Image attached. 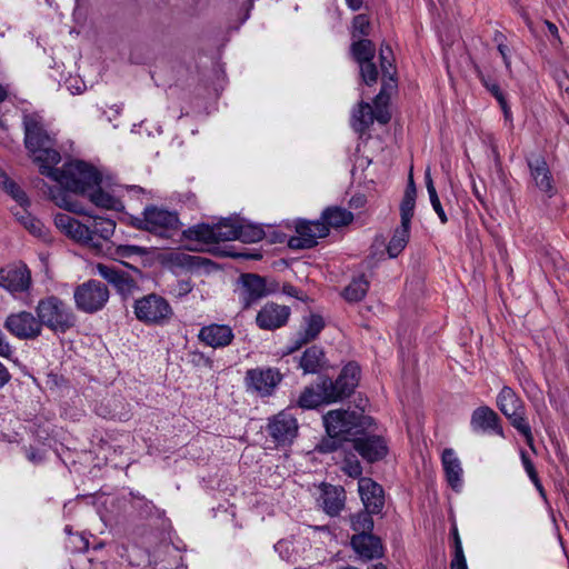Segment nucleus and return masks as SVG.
I'll use <instances>...</instances> for the list:
<instances>
[{
	"mask_svg": "<svg viewBox=\"0 0 569 569\" xmlns=\"http://www.w3.org/2000/svg\"><path fill=\"white\" fill-rule=\"evenodd\" d=\"M89 223H81L68 213L59 212L54 216L56 227L70 239L83 246L100 250L103 241L109 240L116 230V222L104 217H93Z\"/></svg>",
	"mask_w": 569,
	"mask_h": 569,
	"instance_id": "3",
	"label": "nucleus"
},
{
	"mask_svg": "<svg viewBox=\"0 0 569 569\" xmlns=\"http://www.w3.org/2000/svg\"><path fill=\"white\" fill-rule=\"evenodd\" d=\"M358 492L363 505V509L381 515L385 508V489L371 478H360L358 480Z\"/></svg>",
	"mask_w": 569,
	"mask_h": 569,
	"instance_id": "20",
	"label": "nucleus"
},
{
	"mask_svg": "<svg viewBox=\"0 0 569 569\" xmlns=\"http://www.w3.org/2000/svg\"><path fill=\"white\" fill-rule=\"evenodd\" d=\"M446 480L452 490L459 491L462 487L463 470L459 458L451 448H446L441 456Z\"/></svg>",
	"mask_w": 569,
	"mask_h": 569,
	"instance_id": "25",
	"label": "nucleus"
},
{
	"mask_svg": "<svg viewBox=\"0 0 569 569\" xmlns=\"http://www.w3.org/2000/svg\"><path fill=\"white\" fill-rule=\"evenodd\" d=\"M417 190L412 177L406 187L403 198L400 203V217L402 224L411 226V219L415 213Z\"/></svg>",
	"mask_w": 569,
	"mask_h": 569,
	"instance_id": "29",
	"label": "nucleus"
},
{
	"mask_svg": "<svg viewBox=\"0 0 569 569\" xmlns=\"http://www.w3.org/2000/svg\"><path fill=\"white\" fill-rule=\"evenodd\" d=\"M497 101L503 112L505 119L511 120L512 113H511V109L507 102L506 96L503 98H501V100H497Z\"/></svg>",
	"mask_w": 569,
	"mask_h": 569,
	"instance_id": "61",
	"label": "nucleus"
},
{
	"mask_svg": "<svg viewBox=\"0 0 569 569\" xmlns=\"http://www.w3.org/2000/svg\"><path fill=\"white\" fill-rule=\"evenodd\" d=\"M97 270L99 276L114 287L122 299L132 297L133 293L140 289L137 280L122 269L98 263Z\"/></svg>",
	"mask_w": 569,
	"mask_h": 569,
	"instance_id": "16",
	"label": "nucleus"
},
{
	"mask_svg": "<svg viewBox=\"0 0 569 569\" xmlns=\"http://www.w3.org/2000/svg\"><path fill=\"white\" fill-rule=\"evenodd\" d=\"M342 470L345 471L346 475H348L351 478L358 480L362 478V467L357 459H346L343 462Z\"/></svg>",
	"mask_w": 569,
	"mask_h": 569,
	"instance_id": "52",
	"label": "nucleus"
},
{
	"mask_svg": "<svg viewBox=\"0 0 569 569\" xmlns=\"http://www.w3.org/2000/svg\"><path fill=\"white\" fill-rule=\"evenodd\" d=\"M198 339L206 346L220 349L232 343L234 333L232 328L228 325L210 323L201 327Z\"/></svg>",
	"mask_w": 569,
	"mask_h": 569,
	"instance_id": "23",
	"label": "nucleus"
},
{
	"mask_svg": "<svg viewBox=\"0 0 569 569\" xmlns=\"http://www.w3.org/2000/svg\"><path fill=\"white\" fill-rule=\"evenodd\" d=\"M13 214L16 216L17 220L21 222V224L24 226L26 229H28L32 234L37 236V237H41L42 236V230H43V224L42 222L32 217L28 211H27V208H23L19 211H16L13 212Z\"/></svg>",
	"mask_w": 569,
	"mask_h": 569,
	"instance_id": "39",
	"label": "nucleus"
},
{
	"mask_svg": "<svg viewBox=\"0 0 569 569\" xmlns=\"http://www.w3.org/2000/svg\"><path fill=\"white\" fill-rule=\"evenodd\" d=\"M479 79L482 86L496 98V100H501V98L505 97L503 91L496 80L491 79L490 77H486L481 72H479Z\"/></svg>",
	"mask_w": 569,
	"mask_h": 569,
	"instance_id": "51",
	"label": "nucleus"
},
{
	"mask_svg": "<svg viewBox=\"0 0 569 569\" xmlns=\"http://www.w3.org/2000/svg\"><path fill=\"white\" fill-rule=\"evenodd\" d=\"M239 280L242 309H249L263 297L276 292L274 288H268L266 278L256 273H243Z\"/></svg>",
	"mask_w": 569,
	"mask_h": 569,
	"instance_id": "14",
	"label": "nucleus"
},
{
	"mask_svg": "<svg viewBox=\"0 0 569 569\" xmlns=\"http://www.w3.org/2000/svg\"><path fill=\"white\" fill-rule=\"evenodd\" d=\"M12 355H13L12 347L7 341L4 335L0 330V357L9 359V358H11Z\"/></svg>",
	"mask_w": 569,
	"mask_h": 569,
	"instance_id": "55",
	"label": "nucleus"
},
{
	"mask_svg": "<svg viewBox=\"0 0 569 569\" xmlns=\"http://www.w3.org/2000/svg\"><path fill=\"white\" fill-rule=\"evenodd\" d=\"M73 299L78 310L94 313L101 310L108 302L109 290L101 281L90 279L77 286Z\"/></svg>",
	"mask_w": 569,
	"mask_h": 569,
	"instance_id": "9",
	"label": "nucleus"
},
{
	"mask_svg": "<svg viewBox=\"0 0 569 569\" xmlns=\"http://www.w3.org/2000/svg\"><path fill=\"white\" fill-rule=\"evenodd\" d=\"M213 226L217 243L220 241L237 240L239 222L231 218L222 219Z\"/></svg>",
	"mask_w": 569,
	"mask_h": 569,
	"instance_id": "36",
	"label": "nucleus"
},
{
	"mask_svg": "<svg viewBox=\"0 0 569 569\" xmlns=\"http://www.w3.org/2000/svg\"><path fill=\"white\" fill-rule=\"evenodd\" d=\"M389 56H392L391 48L388 44H382L380 48L379 58L383 77H387V74H391V70L395 71L392 60L389 58Z\"/></svg>",
	"mask_w": 569,
	"mask_h": 569,
	"instance_id": "49",
	"label": "nucleus"
},
{
	"mask_svg": "<svg viewBox=\"0 0 569 569\" xmlns=\"http://www.w3.org/2000/svg\"><path fill=\"white\" fill-rule=\"evenodd\" d=\"M187 240L199 241L203 243H217L213 226L208 223H198L182 231Z\"/></svg>",
	"mask_w": 569,
	"mask_h": 569,
	"instance_id": "33",
	"label": "nucleus"
},
{
	"mask_svg": "<svg viewBox=\"0 0 569 569\" xmlns=\"http://www.w3.org/2000/svg\"><path fill=\"white\" fill-rule=\"evenodd\" d=\"M322 420L326 432H332L345 442H353L355 438L375 426L370 416L343 409L328 411Z\"/></svg>",
	"mask_w": 569,
	"mask_h": 569,
	"instance_id": "4",
	"label": "nucleus"
},
{
	"mask_svg": "<svg viewBox=\"0 0 569 569\" xmlns=\"http://www.w3.org/2000/svg\"><path fill=\"white\" fill-rule=\"evenodd\" d=\"M263 237L264 230L262 227L252 223L239 222L237 240L244 243H253L262 240Z\"/></svg>",
	"mask_w": 569,
	"mask_h": 569,
	"instance_id": "37",
	"label": "nucleus"
},
{
	"mask_svg": "<svg viewBox=\"0 0 569 569\" xmlns=\"http://www.w3.org/2000/svg\"><path fill=\"white\" fill-rule=\"evenodd\" d=\"M350 547L357 558L362 561H372L385 556V546L381 538L375 533L352 535Z\"/></svg>",
	"mask_w": 569,
	"mask_h": 569,
	"instance_id": "18",
	"label": "nucleus"
},
{
	"mask_svg": "<svg viewBox=\"0 0 569 569\" xmlns=\"http://www.w3.org/2000/svg\"><path fill=\"white\" fill-rule=\"evenodd\" d=\"M370 287V282L365 274H360L353 278L350 283L343 289L342 297L348 302H359L361 301Z\"/></svg>",
	"mask_w": 569,
	"mask_h": 569,
	"instance_id": "30",
	"label": "nucleus"
},
{
	"mask_svg": "<svg viewBox=\"0 0 569 569\" xmlns=\"http://www.w3.org/2000/svg\"><path fill=\"white\" fill-rule=\"evenodd\" d=\"M343 440L332 432H327V437H323L316 446V450L320 453H331L342 447Z\"/></svg>",
	"mask_w": 569,
	"mask_h": 569,
	"instance_id": "43",
	"label": "nucleus"
},
{
	"mask_svg": "<svg viewBox=\"0 0 569 569\" xmlns=\"http://www.w3.org/2000/svg\"><path fill=\"white\" fill-rule=\"evenodd\" d=\"M373 121L377 120L381 124H387L391 119V113L389 111V102L388 101H378L373 99Z\"/></svg>",
	"mask_w": 569,
	"mask_h": 569,
	"instance_id": "47",
	"label": "nucleus"
},
{
	"mask_svg": "<svg viewBox=\"0 0 569 569\" xmlns=\"http://www.w3.org/2000/svg\"><path fill=\"white\" fill-rule=\"evenodd\" d=\"M11 379V375L7 367L0 362V389L4 387Z\"/></svg>",
	"mask_w": 569,
	"mask_h": 569,
	"instance_id": "59",
	"label": "nucleus"
},
{
	"mask_svg": "<svg viewBox=\"0 0 569 569\" xmlns=\"http://www.w3.org/2000/svg\"><path fill=\"white\" fill-rule=\"evenodd\" d=\"M410 237V226L402 224L396 228L388 246L387 252L389 258H397L407 247Z\"/></svg>",
	"mask_w": 569,
	"mask_h": 569,
	"instance_id": "32",
	"label": "nucleus"
},
{
	"mask_svg": "<svg viewBox=\"0 0 569 569\" xmlns=\"http://www.w3.org/2000/svg\"><path fill=\"white\" fill-rule=\"evenodd\" d=\"M470 428L475 433L496 435L506 438L499 415L489 406H480L472 411Z\"/></svg>",
	"mask_w": 569,
	"mask_h": 569,
	"instance_id": "17",
	"label": "nucleus"
},
{
	"mask_svg": "<svg viewBox=\"0 0 569 569\" xmlns=\"http://www.w3.org/2000/svg\"><path fill=\"white\" fill-rule=\"evenodd\" d=\"M498 51L501 54L506 66L509 67L510 61H509V57H508V52H509L508 46L505 43H501V42L498 43Z\"/></svg>",
	"mask_w": 569,
	"mask_h": 569,
	"instance_id": "63",
	"label": "nucleus"
},
{
	"mask_svg": "<svg viewBox=\"0 0 569 569\" xmlns=\"http://www.w3.org/2000/svg\"><path fill=\"white\" fill-rule=\"evenodd\" d=\"M346 3L352 11H358L363 4V0H346Z\"/></svg>",
	"mask_w": 569,
	"mask_h": 569,
	"instance_id": "64",
	"label": "nucleus"
},
{
	"mask_svg": "<svg viewBox=\"0 0 569 569\" xmlns=\"http://www.w3.org/2000/svg\"><path fill=\"white\" fill-rule=\"evenodd\" d=\"M36 313L41 328L47 327L54 333H66L77 323L73 310L59 297L49 296L38 301Z\"/></svg>",
	"mask_w": 569,
	"mask_h": 569,
	"instance_id": "5",
	"label": "nucleus"
},
{
	"mask_svg": "<svg viewBox=\"0 0 569 569\" xmlns=\"http://www.w3.org/2000/svg\"><path fill=\"white\" fill-rule=\"evenodd\" d=\"M24 146L33 161L39 166L40 173L59 183V188L50 191L51 198L60 208L79 214H88L82 204L73 200L70 192L89 194L90 201L102 209H123L122 201L101 188L102 174L92 164L83 160H74L54 168L61 160L56 149V140L44 129L43 123L34 114L23 117Z\"/></svg>",
	"mask_w": 569,
	"mask_h": 569,
	"instance_id": "1",
	"label": "nucleus"
},
{
	"mask_svg": "<svg viewBox=\"0 0 569 569\" xmlns=\"http://www.w3.org/2000/svg\"><path fill=\"white\" fill-rule=\"evenodd\" d=\"M189 358L190 363H192L194 367L207 369L213 368V360L206 356L202 351L192 350L189 352Z\"/></svg>",
	"mask_w": 569,
	"mask_h": 569,
	"instance_id": "50",
	"label": "nucleus"
},
{
	"mask_svg": "<svg viewBox=\"0 0 569 569\" xmlns=\"http://www.w3.org/2000/svg\"><path fill=\"white\" fill-rule=\"evenodd\" d=\"M496 403L510 425L525 438L526 443L533 449V435L522 399L511 387L503 386L497 395Z\"/></svg>",
	"mask_w": 569,
	"mask_h": 569,
	"instance_id": "6",
	"label": "nucleus"
},
{
	"mask_svg": "<svg viewBox=\"0 0 569 569\" xmlns=\"http://www.w3.org/2000/svg\"><path fill=\"white\" fill-rule=\"evenodd\" d=\"M527 164L530 170V176L535 186L548 198H551L556 193L555 180L549 166L543 157L533 156L527 159Z\"/></svg>",
	"mask_w": 569,
	"mask_h": 569,
	"instance_id": "22",
	"label": "nucleus"
},
{
	"mask_svg": "<svg viewBox=\"0 0 569 569\" xmlns=\"http://www.w3.org/2000/svg\"><path fill=\"white\" fill-rule=\"evenodd\" d=\"M329 230L338 229L350 224L353 221V213L342 207L332 206L326 208L319 219Z\"/></svg>",
	"mask_w": 569,
	"mask_h": 569,
	"instance_id": "27",
	"label": "nucleus"
},
{
	"mask_svg": "<svg viewBox=\"0 0 569 569\" xmlns=\"http://www.w3.org/2000/svg\"><path fill=\"white\" fill-rule=\"evenodd\" d=\"M325 328V320L320 315L311 313L303 318L301 329L309 335L310 338L317 339Z\"/></svg>",
	"mask_w": 569,
	"mask_h": 569,
	"instance_id": "42",
	"label": "nucleus"
},
{
	"mask_svg": "<svg viewBox=\"0 0 569 569\" xmlns=\"http://www.w3.org/2000/svg\"><path fill=\"white\" fill-rule=\"evenodd\" d=\"M291 315L288 306L267 302L257 313L256 323L262 330H276L287 325Z\"/></svg>",
	"mask_w": 569,
	"mask_h": 569,
	"instance_id": "21",
	"label": "nucleus"
},
{
	"mask_svg": "<svg viewBox=\"0 0 569 569\" xmlns=\"http://www.w3.org/2000/svg\"><path fill=\"white\" fill-rule=\"evenodd\" d=\"M313 340L315 339L310 338L309 335L305 332V330L300 329L296 337L290 341V345L287 346V350L283 352V355H291Z\"/></svg>",
	"mask_w": 569,
	"mask_h": 569,
	"instance_id": "48",
	"label": "nucleus"
},
{
	"mask_svg": "<svg viewBox=\"0 0 569 569\" xmlns=\"http://www.w3.org/2000/svg\"><path fill=\"white\" fill-rule=\"evenodd\" d=\"M133 313L146 326L168 325L174 315L168 300L153 292L134 300Z\"/></svg>",
	"mask_w": 569,
	"mask_h": 569,
	"instance_id": "8",
	"label": "nucleus"
},
{
	"mask_svg": "<svg viewBox=\"0 0 569 569\" xmlns=\"http://www.w3.org/2000/svg\"><path fill=\"white\" fill-rule=\"evenodd\" d=\"M31 283V272L26 264L0 269V287L12 295L27 292Z\"/></svg>",
	"mask_w": 569,
	"mask_h": 569,
	"instance_id": "19",
	"label": "nucleus"
},
{
	"mask_svg": "<svg viewBox=\"0 0 569 569\" xmlns=\"http://www.w3.org/2000/svg\"><path fill=\"white\" fill-rule=\"evenodd\" d=\"M282 378V373L277 368L257 367L247 370L244 382L248 390L261 397H269L274 392Z\"/></svg>",
	"mask_w": 569,
	"mask_h": 569,
	"instance_id": "11",
	"label": "nucleus"
},
{
	"mask_svg": "<svg viewBox=\"0 0 569 569\" xmlns=\"http://www.w3.org/2000/svg\"><path fill=\"white\" fill-rule=\"evenodd\" d=\"M450 569H468L463 551L455 552L450 563Z\"/></svg>",
	"mask_w": 569,
	"mask_h": 569,
	"instance_id": "54",
	"label": "nucleus"
},
{
	"mask_svg": "<svg viewBox=\"0 0 569 569\" xmlns=\"http://www.w3.org/2000/svg\"><path fill=\"white\" fill-rule=\"evenodd\" d=\"M520 457H521L522 466H523L528 477L530 478V480H535V478L538 476V472L535 468L533 462L531 461V459L529 458L528 453L525 450H521Z\"/></svg>",
	"mask_w": 569,
	"mask_h": 569,
	"instance_id": "53",
	"label": "nucleus"
},
{
	"mask_svg": "<svg viewBox=\"0 0 569 569\" xmlns=\"http://www.w3.org/2000/svg\"><path fill=\"white\" fill-rule=\"evenodd\" d=\"M3 327L20 340L36 339L42 332L41 322H39L38 316L34 317L29 311L10 313L6 318Z\"/></svg>",
	"mask_w": 569,
	"mask_h": 569,
	"instance_id": "13",
	"label": "nucleus"
},
{
	"mask_svg": "<svg viewBox=\"0 0 569 569\" xmlns=\"http://www.w3.org/2000/svg\"><path fill=\"white\" fill-rule=\"evenodd\" d=\"M353 449L369 463L382 460L388 455V445L383 437L365 431L355 438Z\"/></svg>",
	"mask_w": 569,
	"mask_h": 569,
	"instance_id": "15",
	"label": "nucleus"
},
{
	"mask_svg": "<svg viewBox=\"0 0 569 569\" xmlns=\"http://www.w3.org/2000/svg\"><path fill=\"white\" fill-rule=\"evenodd\" d=\"M329 234V229L318 219L313 221L298 220L296 223V236L288 240V247L295 250L310 249L317 246L319 238Z\"/></svg>",
	"mask_w": 569,
	"mask_h": 569,
	"instance_id": "12",
	"label": "nucleus"
},
{
	"mask_svg": "<svg viewBox=\"0 0 569 569\" xmlns=\"http://www.w3.org/2000/svg\"><path fill=\"white\" fill-rule=\"evenodd\" d=\"M114 253L118 258L130 259L132 257H143L150 253L149 249L136 244H119L114 249Z\"/></svg>",
	"mask_w": 569,
	"mask_h": 569,
	"instance_id": "45",
	"label": "nucleus"
},
{
	"mask_svg": "<svg viewBox=\"0 0 569 569\" xmlns=\"http://www.w3.org/2000/svg\"><path fill=\"white\" fill-rule=\"evenodd\" d=\"M130 496L133 498L132 507L138 511L141 518H150L153 517L158 512V508L154 503L139 492H130Z\"/></svg>",
	"mask_w": 569,
	"mask_h": 569,
	"instance_id": "41",
	"label": "nucleus"
},
{
	"mask_svg": "<svg viewBox=\"0 0 569 569\" xmlns=\"http://www.w3.org/2000/svg\"><path fill=\"white\" fill-rule=\"evenodd\" d=\"M358 66L360 69V77L362 82L368 87L376 84L379 78V71L373 60L358 63Z\"/></svg>",
	"mask_w": 569,
	"mask_h": 569,
	"instance_id": "44",
	"label": "nucleus"
},
{
	"mask_svg": "<svg viewBox=\"0 0 569 569\" xmlns=\"http://www.w3.org/2000/svg\"><path fill=\"white\" fill-rule=\"evenodd\" d=\"M558 87L569 96V77L566 71H561L557 76Z\"/></svg>",
	"mask_w": 569,
	"mask_h": 569,
	"instance_id": "57",
	"label": "nucleus"
},
{
	"mask_svg": "<svg viewBox=\"0 0 569 569\" xmlns=\"http://www.w3.org/2000/svg\"><path fill=\"white\" fill-rule=\"evenodd\" d=\"M376 512H371L366 509L358 510L357 512L349 515L350 529L353 535H370L373 533L375 521L373 516Z\"/></svg>",
	"mask_w": 569,
	"mask_h": 569,
	"instance_id": "28",
	"label": "nucleus"
},
{
	"mask_svg": "<svg viewBox=\"0 0 569 569\" xmlns=\"http://www.w3.org/2000/svg\"><path fill=\"white\" fill-rule=\"evenodd\" d=\"M133 226L160 237H169L170 232L179 230L181 222L177 211L150 204L143 209L141 218L133 219Z\"/></svg>",
	"mask_w": 569,
	"mask_h": 569,
	"instance_id": "7",
	"label": "nucleus"
},
{
	"mask_svg": "<svg viewBox=\"0 0 569 569\" xmlns=\"http://www.w3.org/2000/svg\"><path fill=\"white\" fill-rule=\"evenodd\" d=\"M395 73L396 71H392L391 74L383 77L381 89L375 99L378 101L385 100L390 102L392 93L397 90V79L395 78Z\"/></svg>",
	"mask_w": 569,
	"mask_h": 569,
	"instance_id": "46",
	"label": "nucleus"
},
{
	"mask_svg": "<svg viewBox=\"0 0 569 569\" xmlns=\"http://www.w3.org/2000/svg\"><path fill=\"white\" fill-rule=\"evenodd\" d=\"M352 127L362 133L373 123V109L370 103L361 101L352 113Z\"/></svg>",
	"mask_w": 569,
	"mask_h": 569,
	"instance_id": "34",
	"label": "nucleus"
},
{
	"mask_svg": "<svg viewBox=\"0 0 569 569\" xmlns=\"http://www.w3.org/2000/svg\"><path fill=\"white\" fill-rule=\"evenodd\" d=\"M425 180H426V187H427V191L429 194V199H430L433 210L438 214L441 223H447L448 217H447V214L442 208V204L439 200L437 190L435 188V184H433V181H432V178H431L429 171L426 172Z\"/></svg>",
	"mask_w": 569,
	"mask_h": 569,
	"instance_id": "40",
	"label": "nucleus"
},
{
	"mask_svg": "<svg viewBox=\"0 0 569 569\" xmlns=\"http://www.w3.org/2000/svg\"><path fill=\"white\" fill-rule=\"evenodd\" d=\"M327 365L323 349L319 346L307 348L299 359V368L305 375L319 373Z\"/></svg>",
	"mask_w": 569,
	"mask_h": 569,
	"instance_id": "26",
	"label": "nucleus"
},
{
	"mask_svg": "<svg viewBox=\"0 0 569 569\" xmlns=\"http://www.w3.org/2000/svg\"><path fill=\"white\" fill-rule=\"evenodd\" d=\"M350 56L357 62H368L376 57V46L370 39L352 40L350 44Z\"/></svg>",
	"mask_w": 569,
	"mask_h": 569,
	"instance_id": "31",
	"label": "nucleus"
},
{
	"mask_svg": "<svg viewBox=\"0 0 569 569\" xmlns=\"http://www.w3.org/2000/svg\"><path fill=\"white\" fill-rule=\"evenodd\" d=\"M0 186L3 190L12 197L13 200L20 206L21 209L27 208L30 204L27 193L11 180L4 171L0 168Z\"/></svg>",
	"mask_w": 569,
	"mask_h": 569,
	"instance_id": "35",
	"label": "nucleus"
},
{
	"mask_svg": "<svg viewBox=\"0 0 569 569\" xmlns=\"http://www.w3.org/2000/svg\"><path fill=\"white\" fill-rule=\"evenodd\" d=\"M371 32L370 19L367 14L360 13L352 19L351 38L352 40L367 39Z\"/></svg>",
	"mask_w": 569,
	"mask_h": 569,
	"instance_id": "38",
	"label": "nucleus"
},
{
	"mask_svg": "<svg viewBox=\"0 0 569 569\" xmlns=\"http://www.w3.org/2000/svg\"><path fill=\"white\" fill-rule=\"evenodd\" d=\"M361 369L357 362H348L336 380L321 377L316 387H306L300 393L297 406L315 409L322 403H332L350 397L360 380Z\"/></svg>",
	"mask_w": 569,
	"mask_h": 569,
	"instance_id": "2",
	"label": "nucleus"
},
{
	"mask_svg": "<svg viewBox=\"0 0 569 569\" xmlns=\"http://www.w3.org/2000/svg\"><path fill=\"white\" fill-rule=\"evenodd\" d=\"M177 287H178V290H177L178 297H183L192 290V286L190 283V281H183V280L178 281Z\"/></svg>",
	"mask_w": 569,
	"mask_h": 569,
	"instance_id": "58",
	"label": "nucleus"
},
{
	"mask_svg": "<svg viewBox=\"0 0 569 569\" xmlns=\"http://www.w3.org/2000/svg\"><path fill=\"white\" fill-rule=\"evenodd\" d=\"M27 458L32 463H41L44 460V455L41 450L30 447L27 449Z\"/></svg>",
	"mask_w": 569,
	"mask_h": 569,
	"instance_id": "56",
	"label": "nucleus"
},
{
	"mask_svg": "<svg viewBox=\"0 0 569 569\" xmlns=\"http://www.w3.org/2000/svg\"><path fill=\"white\" fill-rule=\"evenodd\" d=\"M451 535H452V538H453V548H455V552H459L460 551H463L462 549V543H461V539H460V536H459V532H458V529L456 526H453L451 528Z\"/></svg>",
	"mask_w": 569,
	"mask_h": 569,
	"instance_id": "60",
	"label": "nucleus"
},
{
	"mask_svg": "<svg viewBox=\"0 0 569 569\" xmlns=\"http://www.w3.org/2000/svg\"><path fill=\"white\" fill-rule=\"evenodd\" d=\"M319 502L327 515L330 517L338 516L346 503V491L343 487L322 483Z\"/></svg>",
	"mask_w": 569,
	"mask_h": 569,
	"instance_id": "24",
	"label": "nucleus"
},
{
	"mask_svg": "<svg viewBox=\"0 0 569 569\" xmlns=\"http://www.w3.org/2000/svg\"><path fill=\"white\" fill-rule=\"evenodd\" d=\"M282 292L288 295V296H290V297H295V298H298V299L300 298L299 297L300 290L297 287H295V286H292L290 283H287V284H284L282 287Z\"/></svg>",
	"mask_w": 569,
	"mask_h": 569,
	"instance_id": "62",
	"label": "nucleus"
},
{
	"mask_svg": "<svg viewBox=\"0 0 569 569\" xmlns=\"http://www.w3.org/2000/svg\"><path fill=\"white\" fill-rule=\"evenodd\" d=\"M290 410H282L269 419L267 431L278 447L290 446L298 436V421Z\"/></svg>",
	"mask_w": 569,
	"mask_h": 569,
	"instance_id": "10",
	"label": "nucleus"
}]
</instances>
